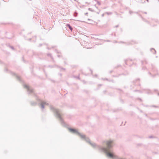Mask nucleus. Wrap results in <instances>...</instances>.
Returning a JSON list of instances; mask_svg holds the SVG:
<instances>
[{"label": "nucleus", "mask_w": 159, "mask_h": 159, "mask_svg": "<svg viewBox=\"0 0 159 159\" xmlns=\"http://www.w3.org/2000/svg\"><path fill=\"white\" fill-rule=\"evenodd\" d=\"M113 141L111 140L107 141L106 142V145L107 147V148L106 149H104L105 150H109V149L112 146Z\"/></svg>", "instance_id": "obj_1"}, {"label": "nucleus", "mask_w": 159, "mask_h": 159, "mask_svg": "<svg viewBox=\"0 0 159 159\" xmlns=\"http://www.w3.org/2000/svg\"><path fill=\"white\" fill-rule=\"evenodd\" d=\"M108 149L104 150V151L106 152L108 156L110 157L113 158L115 156L112 153L108 152Z\"/></svg>", "instance_id": "obj_2"}, {"label": "nucleus", "mask_w": 159, "mask_h": 159, "mask_svg": "<svg viewBox=\"0 0 159 159\" xmlns=\"http://www.w3.org/2000/svg\"><path fill=\"white\" fill-rule=\"evenodd\" d=\"M70 131L74 132V133H76L77 131L74 129H70Z\"/></svg>", "instance_id": "obj_3"}, {"label": "nucleus", "mask_w": 159, "mask_h": 159, "mask_svg": "<svg viewBox=\"0 0 159 159\" xmlns=\"http://www.w3.org/2000/svg\"><path fill=\"white\" fill-rule=\"evenodd\" d=\"M66 26H68L71 31H72V28L71 27V26L67 24L66 25Z\"/></svg>", "instance_id": "obj_4"}, {"label": "nucleus", "mask_w": 159, "mask_h": 159, "mask_svg": "<svg viewBox=\"0 0 159 159\" xmlns=\"http://www.w3.org/2000/svg\"><path fill=\"white\" fill-rule=\"evenodd\" d=\"M80 136L82 138H85V136L84 135H82L80 134Z\"/></svg>", "instance_id": "obj_5"}, {"label": "nucleus", "mask_w": 159, "mask_h": 159, "mask_svg": "<svg viewBox=\"0 0 159 159\" xmlns=\"http://www.w3.org/2000/svg\"><path fill=\"white\" fill-rule=\"evenodd\" d=\"M25 88L28 89H29V86L27 85H25Z\"/></svg>", "instance_id": "obj_6"}]
</instances>
